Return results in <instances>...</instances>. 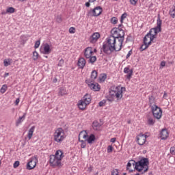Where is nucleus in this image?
<instances>
[{
  "instance_id": "79ce46f5",
  "label": "nucleus",
  "mask_w": 175,
  "mask_h": 175,
  "mask_svg": "<svg viewBox=\"0 0 175 175\" xmlns=\"http://www.w3.org/2000/svg\"><path fill=\"white\" fill-rule=\"evenodd\" d=\"M87 141L85 140H81V148H85V147H87Z\"/></svg>"
},
{
  "instance_id": "e2e57ef3",
  "label": "nucleus",
  "mask_w": 175,
  "mask_h": 175,
  "mask_svg": "<svg viewBox=\"0 0 175 175\" xmlns=\"http://www.w3.org/2000/svg\"><path fill=\"white\" fill-rule=\"evenodd\" d=\"M1 14H2V16H5V14H8V12H7V11L2 10L1 11Z\"/></svg>"
},
{
  "instance_id": "4be33fe9",
  "label": "nucleus",
  "mask_w": 175,
  "mask_h": 175,
  "mask_svg": "<svg viewBox=\"0 0 175 175\" xmlns=\"http://www.w3.org/2000/svg\"><path fill=\"white\" fill-rule=\"evenodd\" d=\"M87 104H85V103H84L82 100H80L78 103V107L79 110H85V109H87Z\"/></svg>"
},
{
  "instance_id": "72a5a7b5",
  "label": "nucleus",
  "mask_w": 175,
  "mask_h": 175,
  "mask_svg": "<svg viewBox=\"0 0 175 175\" xmlns=\"http://www.w3.org/2000/svg\"><path fill=\"white\" fill-rule=\"evenodd\" d=\"M6 91H8V85L4 84L2 85V87L0 89V92L1 94H5V92H6Z\"/></svg>"
},
{
  "instance_id": "6ab92c4d",
  "label": "nucleus",
  "mask_w": 175,
  "mask_h": 175,
  "mask_svg": "<svg viewBox=\"0 0 175 175\" xmlns=\"http://www.w3.org/2000/svg\"><path fill=\"white\" fill-rule=\"evenodd\" d=\"M85 64H87V62L85 61V59H84V57L79 58L77 65L79 69H84V66H85Z\"/></svg>"
},
{
  "instance_id": "338daca9",
  "label": "nucleus",
  "mask_w": 175,
  "mask_h": 175,
  "mask_svg": "<svg viewBox=\"0 0 175 175\" xmlns=\"http://www.w3.org/2000/svg\"><path fill=\"white\" fill-rule=\"evenodd\" d=\"M95 1H96V0H89V2L94 3V2H95Z\"/></svg>"
},
{
  "instance_id": "0eeeda50",
  "label": "nucleus",
  "mask_w": 175,
  "mask_h": 175,
  "mask_svg": "<svg viewBox=\"0 0 175 175\" xmlns=\"http://www.w3.org/2000/svg\"><path fill=\"white\" fill-rule=\"evenodd\" d=\"M157 27L151 29L150 31H151L152 35H155V38H157V34L159 33L162 31V21L161 19V17L159 15L158 16L157 20Z\"/></svg>"
},
{
  "instance_id": "9d476101",
  "label": "nucleus",
  "mask_w": 175,
  "mask_h": 175,
  "mask_svg": "<svg viewBox=\"0 0 175 175\" xmlns=\"http://www.w3.org/2000/svg\"><path fill=\"white\" fill-rule=\"evenodd\" d=\"M61 161L62 160L55 157L54 154L50 156L49 163L50 166H52V167H59V166H61Z\"/></svg>"
},
{
  "instance_id": "c85d7f7f",
  "label": "nucleus",
  "mask_w": 175,
  "mask_h": 175,
  "mask_svg": "<svg viewBox=\"0 0 175 175\" xmlns=\"http://www.w3.org/2000/svg\"><path fill=\"white\" fill-rule=\"evenodd\" d=\"M96 77H98V72L96 70H93L91 73V77H90V81H94Z\"/></svg>"
},
{
  "instance_id": "aec40b11",
  "label": "nucleus",
  "mask_w": 175,
  "mask_h": 175,
  "mask_svg": "<svg viewBox=\"0 0 175 175\" xmlns=\"http://www.w3.org/2000/svg\"><path fill=\"white\" fill-rule=\"evenodd\" d=\"M81 100L86 104L88 106V105H90V103H91V94H86L81 99Z\"/></svg>"
},
{
  "instance_id": "f257e3e1",
  "label": "nucleus",
  "mask_w": 175,
  "mask_h": 175,
  "mask_svg": "<svg viewBox=\"0 0 175 175\" xmlns=\"http://www.w3.org/2000/svg\"><path fill=\"white\" fill-rule=\"evenodd\" d=\"M150 162L148 158H142L138 161L131 160L126 165V170H129V173H132L137 170V172H142V174L148 171V165Z\"/></svg>"
},
{
  "instance_id": "393cba45",
  "label": "nucleus",
  "mask_w": 175,
  "mask_h": 175,
  "mask_svg": "<svg viewBox=\"0 0 175 175\" xmlns=\"http://www.w3.org/2000/svg\"><path fill=\"white\" fill-rule=\"evenodd\" d=\"M92 126L94 131H100L102 128V124H100V123H98V121H94L93 122Z\"/></svg>"
},
{
  "instance_id": "c03bdc74",
  "label": "nucleus",
  "mask_w": 175,
  "mask_h": 175,
  "mask_svg": "<svg viewBox=\"0 0 175 175\" xmlns=\"http://www.w3.org/2000/svg\"><path fill=\"white\" fill-rule=\"evenodd\" d=\"M170 152L171 155H175V146L170 148Z\"/></svg>"
},
{
  "instance_id": "2f4dec72",
  "label": "nucleus",
  "mask_w": 175,
  "mask_h": 175,
  "mask_svg": "<svg viewBox=\"0 0 175 175\" xmlns=\"http://www.w3.org/2000/svg\"><path fill=\"white\" fill-rule=\"evenodd\" d=\"M148 125L153 126L155 124V120L152 118H148L147 120Z\"/></svg>"
},
{
  "instance_id": "c756f323",
  "label": "nucleus",
  "mask_w": 175,
  "mask_h": 175,
  "mask_svg": "<svg viewBox=\"0 0 175 175\" xmlns=\"http://www.w3.org/2000/svg\"><path fill=\"white\" fill-rule=\"evenodd\" d=\"M148 99L150 107H151V106H154V105H155V97H154V96H150Z\"/></svg>"
},
{
  "instance_id": "774afa93",
  "label": "nucleus",
  "mask_w": 175,
  "mask_h": 175,
  "mask_svg": "<svg viewBox=\"0 0 175 175\" xmlns=\"http://www.w3.org/2000/svg\"><path fill=\"white\" fill-rule=\"evenodd\" d=\"M122 26V23L120 24L118 27V28H121V27Z\"/></svg>"
},
{
  "instance_id": "13d9d810",
  "label": "nucleus",
  "mask_w": 175,
  "mask_h": 175,
  "mask_svg": "<svg viewBox=\"0 0 175 175\" xmlns=\"http://www.w3.org/2000/svg\"><path fill=\"white\" fill-rule=\"evenodd\" d=\"M18 103H20V98H16V100H15V105L16 106H18Z\"/></svg>"
},
{
  "instance_id": "412c9836",
  "label": "nucleus",
  "mask_w": 175,
  "mask_h": 175,
  "mask_svg": "<svg viewBox=\"0 0 175 175\" xmlns=\"http://www.w3.org/2000/svg\"><path fill=\"white\" fill-rule=\"evenodd\" d=\"M85 139L87 141L88 144H92L93 142L96 140V137H95V135L94 134H90V136L88 135V137Z\"/></svg>"
},
{
  "instance_id": "39448f33",
  "label": "nucleus",
  "mask_w": 175,
  "mask_h": 175,
  "mask_svg": "<svg viewBox=\"0 0 175 175\" xmlns=\"http://www.w3.org/2000/svg\"><path fill=\"white\" fill-rule=\"evenodd\" d=\"M151 111L153 114L154 118L157 120H161L162 118V109L157 105H151Z\"/></svg>"
},
{
  "instance_id": "473e14b6",
  "label": "nucleus",
  "mask_w": 175,
  "mask_h": 175,
  "mask_svg": "<svg viewBox=\"0 0 175 175\" xmlns=\"http://www.w3.org/2000/svg\"><path fill=\"white\" fill-rule=\"evenodd\" d=\"M66 90L64 88H61L58 92L59 96H64V95H66Z\"/></svg>"
},
{
  "instance_id": "09e8293b",
  "label": "nucleus",
  "mask_w": 175,
  "mask_h": 175,
  "mask_svg": "<svg viewBox=\"0 0 175 175\" xmlns=\"http://www.w3.org/2000/svg\"><path fill=\"white\" fill-rule=\"evenodd\" d=\"M113 150H114V148H113L111 146H108L107 147V152L108 154H110V152H113Z\"/></svg>"
},
{
  "instance_id": "bb28decb",
  "label": "nucleus",
  "mask_w": 175,
  "mask_h": 175,
  "mask_svg": "<svg viewBox=\"0 0 175 175\" xmlns=\"http://www.w3.org/2000/svg\"><path fill=\"white\" fill-rule=\"evenodd\" d=\"M35 128H36L35 126H32L29 129L28 133H27V137H28L29 140H31V139H32V136H33V132H35Z\"/></svg>"
},
{
  "instance_id": "f03ea898",
  "label": "nucleus",
  "mask_w": 175,
  "mask_h": 175,
  "mask_svg": "<svg viewBox=\"0 0 175 175\" xmlns=\"http://www.w3.org/2000/svg\"><path fill=\"white\" fill-rule=\"evenodd\" d=\"M116 37L109 36L106 38V41L103 43L101 51L106 55H111L114 51L117 52V45H116Z\"/></svg>"
},
{
  "instance_id": "0e129e2a",
  "label": "nucleus",
  "mask_w": 175,
  "mask_h": 175,
  "mask_svg": "<svg viewBox=\"0 0 175 175\" xmlns=\"http://www.w3.org/2000/svg\"><path fill=\"white\" fill-rule=\"evenodd\" d=\"M8 76H9V72H5V73L4 74V78L8 77Z\"/></svg>"
},
{
  "instance_id": "37998d69",
  "label": "nucleus",
  "mask_w": 175,
  "mask_h": 175,
  "mask_svg": "<svg viewBox=\"0 0 175 175\" xmlns=\"http://www.w3.org/2000/svg\"><path fill=\"white\" fill-rule=\"evenodd\" d=\"M56 23H62V16L61 15H57L56 16Z\"/></svg>"
},
{
  "instance_id": "f3484780",
  "label": "nucleus",
  "mask_w": 175,
  "mask_h": 175,
  "mask_svg": "<svg viewBox=\"0 0 175 175\" xmlns=\"http://www.w3.org/2000/svg\"><path fill=\"white\" fill-rule=\"evenodd\" d=\"M167 137H169V131L166 129H163L160 132V138L161 140H166Z\"/></svg>"
},
{
  "instance_id": "7c9ffc66",
  "label": "nucleus",
  "mask_w": 175,
  "mask_h": 175,
  "mask_svg": "<svg viewBox=\"0 0 175 175\" xmlns=\"http://www.w3.org/2000/svg\"><path fill=\"white\" fill-rule=\"evenodd\" d=\"M95 8H97V10H96V17H98V16H100V14H102V12H103V10L100 6H97Z\"/></svg>"
},
{
  "instance_id": "dca6fc26",
  "label": "nucleus",
  "mask_w": 175,
  "mask_h": 175,
  "mask_svg": "<svg viewBox=\"0 0 175 175\" xmlns=\"http://www.w3.org/2000/svg\"><path fill=\"white\" fill-rule=\"evenodd\" d=\"M124 36H120L119 38H116V39H118L119 42V47L116 46V52L121 51V49H122V44L124 43V40L125 39Z\"/></svg>"
},
{
  "instance_id": "9b49d317",
  "label": "nucleus",
  "mask_w": 175,
  "mask_h": 175,
  "mask_svg": "<svg viewBox=\"0 0 175 175\" xmlns=\"http://www.w3.org/2000/svg\"><path fill=\"white\" fill-rule=\"evenodd\" d=\"M36 163H38V157L36 156L31 157L27 164L26 169H27V170L35 169V167H36Z\"/></svg>"
},
{
  "instance_id": "052dcab7",
  "label": "nucleus",
  "mask_w": 175,
  "mask_h": 175,
  "mask_svg": "<svg viewBox=\"0 0 175 175\" xmlns=\"http://www.w3.org/2000/svg\"><path fill=\"white\" fill-rule=\"evenodd\" d=\"M85 6H86V8H90V6H91V4L90 3V1L86 2L85 3Z\"/></svg>"
},
{
  "instance_id": "423d86ee",
  "label": "nucleus",
  "mask_w": 175,
  "mask_h": 175,
  "mask_svg": "<svg viewBox=\"0 0 175 175\" xmlns=\"http://www.w3.org/2000/svg\"><path fill=\"white\" fill-rule=\"evenodd\" d=\"M150 38V34H146L144 38V41H143V44L141 45L139 50L141 51H144V50H147L148 47H150V46H151L152 43H155V42L154 41V36L150 38V40L147 42V38Z\"/></svg>"
},
{
  "instance_id": "4468645a",
  "label": "nucleus",
  "mask_w": 175,
  "mask_h": 175,
  "mask_svg": "<svg viewBox=\"0 0 175 175\" xmlns=\"http://www.w3.org/2000/svg\"><path fill=\"white\" fill-rule=\"evenodd\" d=\"M146 135L144 134H140L137 137V142L139 146H143L146 143Z\"/></svg>"
},
{
  "instance_id": "8fccbe9b",
  "label": "nucleus",
  "mask_w": 175,
  "mask_h": 175,
  "mask_svg": "<svg viewBox=\"0 0 175 175\" xmlns=\"http://www.w3.org/2000/svg\"><path fill=\"white\" fill-rule=\"evenodd\" d=\"M131 5H133V6H136L137 5V1L139 0H129Z\"/></svg>"
},
{
  "instance_id": "4c0bfd02",
  "label": "nucleus",
  "mask_w": 175,
  "mask_h": 175,
  "mask_svg": "<svg viewBox=\"0 0 175 175\" xmlns=\"http://www.w3.org/2000/svg\"><path fill=\"white\" fill-rule=\"evenodd\" d=\"M14 12H16V9H14V8L13 7H9L7 8V13H14Z\"/></svg>"
},
{
  "instance_id": "f704fd0d",
  "label": "nucleus",
  "mask_w": 175,
  "mask_h": 175,
  "mask_svg": "<svg viewBox=\"0 0 175 175\" xmlns=\"http://www.w3.org/2000/svg\"><path fill=\"white\" fill-rule=\"evenodd\" d=\"M95 62H96V56H90V57H89V63L94 64Z\"/></svg>"
},
{
  "instance_id": "4d7b16f0",
  "label": "nucleus",
  "mask_w": 175,
  "mask_h": 175,
  "mask_svg": "<svg viewBox=\"0 0 175 175\" xmlns=\"http://www.w3.org/2000/svg\"><path fill=\"white\" fill-rule=\"evenodd\" d=\"M131 54H133V52L132 51V50H130L126 56V59H128V58H129V57H131Z\"/></svg>"
},
{
  "instance_id": "58836bf2",
  "label": "nucleus",
  "mask_w": 175,
  "mask_h": 175,
  "mask_svg": "<svg viewBox=\"0 0 175 175\" xmlns=\"http://www.w3.org/2000/svg\"><path fill=\"white\" fill-rule=\"evenodd\" d=\"M107 79V75L106 74H102L99 77L100 81H105Z\"/></svg>"
},
{
  "instance_id": "f8f14e48",
  "label": "nucleus",
  "mask_w": 175,
  "mask_h": 175,
  "mask_svg": "<svg viewBox=\"0 0 175 175\" xmlns=\"http://www.w3.org/2000/svg\"><path fill=\"white\" fill-rule=\"evenodd\" d=\"M100 38V33L99 32H95L89 38L90 43H92L94 44V43H96L98 42V39Z\"/></svg>"
},
{
  "instance_id": "5701e85b",
  "label": "nucleus",
  "mask_w": 175,
  "mask_h": 175,
  "mask_svg": "<svg viewBox=\"0 0 175 175\" xmlns=\"http://www.w3.org/2000/svg\"><path fill=\"white\" fill-rule=\"evenodd\" d=\"M53 156H55L56 158H57L60 161H62V158H64V152H62V150H57L55 154H53Z\"/></svg>"
},
{
  "instance_id": "864d4df0",
  "label": "nucleus",
  "mask_w": 175,
  "mask_h": 175,
  "mask_svg": "<svg viewBox=\"0 0 175 175\" xmlns=\"http://www.w3.org/2000/svg\"><path fill=\"white\" fill-rule=\"evenodd\" d=\"M3 64H4V66H9V65H10V60H7V59H5L3 61Z\"/></svg>"
},
{
  "instance_id": "b1692460",
  "label": "nucleus",
  "mask_w": 175,
  "mask_h": 175,
  "mask_svg": "<svg viewBox=\"0 0 175 175\" xmlns=\"http://www.w3.org/2000/svg\"><path fill=\"white\" fill-rule=\"evenodd\" d=\"M96 10L98 8H95L93 10H90L87 14L88 17H96Z\"/></svg>"
},
{
  "instance_id": "49530a36",
  "label": "nucleus",
  "mask_w": 175,
  "mask_h": 175,
  "mask_svg": "<svg viewBox=\"0 0 175 175\" xmlns=\"http://www.w3.org/2000/svg\"><path fill=\"white\" fill-rule=\"evenodd\" d=\"M18 166H20V161H15L13 165L14 169H17V167H18Z\"/></svg>"
},
{
  "instance_id": "6e6552de",
  "label": "nucleus",
  "mask_w": 175,
  "mask_h": 175,
  "mask_svg": "<svg viewBox=\"0 0 175 175\" xmlns=\"http://www.w3.org/2000/svg\"><path fill=\"white\" fill-rule=\"evenodd\" d=\"M112 36L116 39V38H120V36H125V31L121 28L113 27L111 30Z\"/></svg>"
},
{
  "instance_id": "ea45409f",
  "label": "nucleus",
  "mask_w": 175,
  "mask_h": 175,
  "mask_svg": "<svg viewBox=\"0 0 175 175\" xmlns=\"http://www.w3.org/2000/svg\"><path fill=\"white\" fill-rule=\"evenodd\" d=\"M110 21L111 24L116 25L118 23V18H117V17H112Z\"/></svg>"
},
{
  "instance_id": "3c124183",
  "label": "nucleus",
  "mask_w": 175,
  "mask_h": 175,
  "mask_svg": "<svg viewBox=\"0 0 175 175\" xmlns=\"http://www.w3.org/2000/svg\"><path fill=\"white\" fill-rule=\"evenodd\" d=\"M111 175H119L118 169H113L111 172Z\"/></svg>"
},
{
  "instance_id": "20e7f679",
  "label": "nucleus",
  "mask_w": 175,
  "mask_h": 175,
  "mask_svg": "<svg viewBox=\"0 0 175 175\" xmlns=\"http://www.w3.org/2000/svg\"><path fill=\"white\" fill-rule=\"evenodd\" d=\"M65 139V131L62 128H58L54 133V141L57 143L64 142Z\"/></svg>"
},
{
  "instance_id": "a19ab883",
  "label": "nucleus",
  "mask_w": 175,
  "mask_h": 175,
  "mask_svg": "<svg viewBox=\"0 0 175 175\" xmlns=\"http://www.w3.org/2000/svg\"><path fill=\"white\" fill-rule=\"evenodd\" d=\"M128 16V14L126 12H124L120 17V23L122 24L124 23V18H126Z\"/></svg>"
},
{
  "instance_id": "7ed1b4c3",
  "label": "nucleus",
  "mask_w": 175,
  "mask_h": 175,
  "mask_svg": "<svg viewBox=\"0 0 175 175\" xmlns=\"http://www.w3.org/2000/svg\"><path fill=\"white\" fill-rule=\"evenodd\" d=\"M126 91L125 87L112 86L109 90V95L107 96V99L109 102H114V99H116L117 102L122 99V92Z\"/></svg>"
},
{
  "instance_id": "6e6d98bb",
  "label": "nucleus",
  "mask_w": 175,
  "mask_h": 175,
  "mask_svg": "<svg viewBox=\"0 0 175 175\" xmlns=\"http://www.w3.org/2000/svg\"><path fill=\"white\" fill-rule=\"evenodd\" d=\"M39 46H40V41L37 40V41L35 42L34 48H35V49H38Z\"/></svg>"
},
{
  "instance_id": "bf43d9fd",
  "label": "nucleus",
  "mask_w": 175,
  "mask_h": 175,
  "mask_svg": "<svg viewBox=\"0 0 175 175\" xmlns=\"http://www.w3.org/2000/svg\"><path fill=\"white\" fill-rule=\"evenodd\" d=\"M160 65H161V66H162L163 68L165 67V66H166V62H165V61L161 62Z\"/></svg>"
},
{
  "instance_id": "680f3d73",
  "label": "nucleus",
  "mask_w": 175,
  "mask_h": 175,
  "mask_svg": "<svg viewBox=\"0 0 175 175\" xmlns=\"http://www.w3.org/2000/svg\"><path fill=\"white\" fill-rule=\"evenodd\" d=\"M116 137H113L110 139V142L111 143H116Z\"/></svg>"
},
{
  "instance_id": "1a4fd4ad",
  "label": "nucleus",
  "mask_w": 175,
  "mask_h": 175,
  "mask_svg": "<svg viewBox=\"0 0 175 175\" xmlns=\"http://www.w3.org/2000/svg\"><path fill=\"white\" fill-rule=\"evenodd\" d=\"M85 83L90 90L95 92L100 91V85H99V83H95L94 81H91V79H87Z\"/></svg>"
},
{
  "instance_id": "e433bc0d",
  "label": "nucleus",
  "mask_w": 175,
  "mask_h": 175,
  "mask_svg": "<svg viewBox=\"0 0 175 175\" xmlns=\"http://www.w3.org/2000/svg\"><path fill=\"white\" fill-rule=\"evenodd\" d=\"M151 32L152 30L149 31V32L147 33V35L150 34L149 38H146L147 43L151 40V38H152V36H154V39H155V35H152Z\"/></svg>"
},
{
  "instance_id": "5fc2aeb1",
  "label": "nucleus",
  "mask_w": 175,
  "mask_h": 175,
  "mask_svg": "<svg viewBox=\"0 0 175 175\" xmlns=\"http://www.w3.org/2000/svg\"><path fill=\"white\" fill-rule=\"evenodd\" d=\"M76 32V28L72 27L69 29L70 33H75Z\"/></svg>"
},
{
  "instance_id": "69168bd1",
  "label": "nucleus",
  "mask_w": 175,
  "mask_h": 175,
  "mask_svg": "<svg viewBox=\"0 0 175 175\" xmlns=\"http://www.w3.org/2000/svg\"><path fill=\"white\" fill-rule=\"evenodd\" d=\"M167 94L166 93V92H164V94H163V98H165V96H167Z\"/></svg>"
},
{
  "instance_id": "ddd939ff",
  "label": "nucleus",
  "mask_w": 175,
  "mask_h": 175,
  "mask_svg": "<svg viewBox=\"0 0 175 175\" xmlns=\"http://www.w3.org/2000/svg\"><path fill=\"white\" fill-rule=\"evenodd\" d=\"M40 51L42 54L49 55L51 53V49L48 43L44 44L42 48H40Z\"/></svg>"
},
{
  "instance_id": "a211bd4d",
  "label": "nucleus",
  "mask_w": 175,
  "mask_h": 175,
  "mask_svg": "<svg viewBox=\"0 0 175 175\" xmlns=\"http://www.w3.org/2000/svg\"><path fill=\"white\" fill-rule=\"evenodd\" d=\"M94 54V51H92V47H87L84 51V55L85 58L88 59L92 57Z\"/></svg>"
},
{
  "instance_id": "cd10ccee",
  "label": "nucleus",
  "mask_w": 175,
  "mask_h": 175,
  "mask_svg": "<svg viewBox=\"0 0 175 175\" xmlns=\"http://www.w3.org/2000/svg\"><path fill=\"white\" fill-rule=\"evenodd\" d=\"M82 136L83 139H87L88 137V134L86 131H81L79 135L78 141L81 143V139H80V137Z\"/></svg>"
},
{
  "instance_id": "a878e982",
  "label": "nucleus",
  "mask_w": 175,
  "mask_h": 175,
  "mask_svg": "<svg viewBox=\"0 0 175 175\" xmlns=\"http://www.w3.org/2000/svg\"><path fill=\"white\" fill-rule=\"evenodd\" d=\"M25 117H27L26 113H24L23 116H20L16 122V126H18V125H20V124H21L23 122V121H24V120H25Z\"/></svg>"
},
{
  "instance_id": "603ef678",
  "label": "nucleus",
  "mask_w": 175,
  "mask_h": 175,
  "mask_svg": "<svg viewBox=\"0 0 175 175\" xmlns=\"http://www.w3.org/2000/svg\"><path fill=\"white\" fill-rule=\"evenodd\" d=\"M64 62H65V61L64 60V59H60L57 64V66L62 67Z\"/></svg>"
},
{
  "instance_id": "c9c22d12",
  "label": "nucleus",
  "mask_w": 175,
  "mask_h": 175,
  "mask_svg": "<svg viewBox=\"0 0 175 175\" xmlns=\"http://www.w3.org/2000/svg\"><path fill=\"white\" fill-rule=\"evenodd\" d=\"M39 58V53L36 52V51H34L33 52V61H38V59Z\"/></svg>"
},
{
  "instance_id": "2eb2a0df",
  "label": "nucleus",
  "mask_w": 175,
  "mask_h": 175,
  "mask_svg": "<svg viewBox=\"0 0 175 175\" xmlns=\"http://www.w3.org/2000/svg\"><path fill=\"white\" fill-rule=\"evenodd\" d=\"M124 73L126 74V77L127 80H131V79L132 78V75H133V70H131V68H129V66H127L124 68Z\"/></svg>"
},
{
  "instance_id": "a18cd8bd",
  "label": "nucleus",
  "mask_w": 175,
  "mask_h": 175,
  "mask_svg": "<svg viewBox=\"0 0 175 175\" xmlns=\"http://www.w3.org/2000/svg\"><path fill=\"white\" fill-rule=\"evenodd\" d=\"M170 15L171 17H172V18H175V8L170 11Z\"/></svg>"
},
{
  "instance_id": "de8ad7c7",
  "label": "nucleus",
  "mask_w": 175,
  "mask_h": 175,
  "mask_svg": "<svg viewBox=\"0 0 175 175\" xmlns=\"http://www.w3.org/2000/svg\"><path fill=\"white\" fill-rule=\"evenodd\" d=\"M105 105H106V100H103L100 101L98 103V106L100 107H103V106H105Z\"/></svg>"
}]
</instances>
